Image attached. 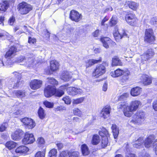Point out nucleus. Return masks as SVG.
Wrapping results in <instances>:
<instances>
[{
  "label": "nucleus",
  "mask_w": 157,
  "mask_h": 157,
  "mask_svg": "<svg viewBox=\"0 0 157 157\" xmlns=\"http://www.w3.org/2000/svg\"><path fill=\"white\" fill-rule=\"evenodd\" d=\"M126 157H136L134 154L131 153L128 146L127 145L126 147V152L125 153Z\"/></svg>",
  "instance_id": "ea45409f"
},
{
  "label": "nucleus",
  "mask_w": 157,
  "mask_h": 157,
  "mask_svg": "<svg viewBox=\"0 0 157 157\" xmlns=\"http://www.w3.org/2000/svg\"><path fill=\"white\" fill-rule=\"evenodd\" d=\"M113 34L114 37L117 39H121L123 37L128 36L125 30L123 29H120L117 31L114 32Z\"/></svg>",
  "instance_id": "f3484780"
},
{
  "label": "nucleus",
  "mask_w": 157,
  "mask_h": 157,
  "mask_svg": "<svg viewBox=\"0 0 157 157\" xmlns=\"http://www.w3.org/2000/svg\"><path fill=\"white\" fill-rule=\"evenodd\" d=\"M155 54V52L152 49L147 50L143 55H141V58L143 60H146L151 58Z\"/></svg>",
  "instance_id": "dca6fc26"
},
{
  "label": "nucleus",
  "mask_w": 157,
  "mask_h": 157,
  "mask_svg": "<svg viewBox=\"0 0 157 157\" xmlns=\"http://www.w3.org/2000/svg\"><path fill=\"white\" fill-rule=\"evenodd\" d=\"M112 65L113 66H122V63L118 58L115 57L112 59Z\"/></svg>",
  "instance_id": "f704fd0d"
},
{
  "label": "nucleus",
  "mask_w": 157,
  "mask_h": 157,
  "mask_svg": "<svg viewBox=\"0 0 157 157\" xmlns=\"http://www.w3.org/2000/svg\"><path fill=\"white\" fill-rule=\"evenodd\" d=\"M84 100V98L82 97L80 98L76 99L73 100V103L74 104H77L82 103Z\"/></svg>",
  "instance_id": "8fccbe9b"
},
{
  "label": "nucleus",
  "mask_w": 157,
  "mask_h": 157,
  "mask_svg": "<svg viewBox=\"0 0 157 157\" xmlns=\"http://www.w3.org/2000/svg\"><path fill=\"white\" fill-rule=\"evenodd\" d=\"M37 143L40 146L44 145L45 143L44 139L42 137H39L37 140Z\"/></svg>",
  "instance_id": "3c124183"
},
{
  "label": "nucleus",
  "mask_w": 157,
  "mask_h": 157,
  "mask_svg": "<svg viewBox=\"0 0 157 157\" xmlns=\"http://www.w3.org/2000/svg\"><path fill=\"white\" fill-rule=\"evenodd\" d=\"M129 72L128 71H127L124 72V74L122 75H123L122 76L121 79V81L123 83L126 82L129 78L128 75L129 74Z\"/></svg>",
  "instance_id": "c9c22d12"
},
{
  "label": "nucleus",
  "mask_w": 157,
  "mask_h": 157,
  "mask_svg": "<svg viewBox=\"0 0 157 157\" xmlns=\"http://www.w3.org/2000/svg\"><path fill=\"white\" fill-rule=\"evenodd\" d=\"M153 107L155 111H157V100L153 102Z\"/></svg>",
  "instance_id": "338daca9"
},
{
  "label": "nucleus",
  "mask_w": 157,
  "mask_h": 157,
  "mask_svg": "<svg viewBox=\"0 0 157 157\" xmlns=\"http://www.w3.org/2000/svg\"><path fill=\"white\" fill-rule=\"evenodd\" d=\"M19 13L21 14H25L32 10V6L25 2H22L20 3L18 8Z\"/></svg>",
  "instance_id": "423d86ee"
},
{
  "label": "nucleus",
  "mask_w": 157,
  "mask_h": 157,
  "mask_svg": "<svg viewBox=\"0 0 157 157\" xmlns=\"http://www.w3.org/2000/svg\"><path fill=\"white\" fill-rule=\"evenodd\" d=\"M81 150L83 155H87L90 153V151L88 147L86 144H84L82 145Z\"/></svg>",
  "instance_id": "c85d7f7f"
},
{
  "label": "nucleus",
  "mask_w": 157,
  "mask_h": 157,
  "mask_svg": "<svg viewBox=\"0 0 157 157\" xmlns=\"http://www.w3.org/2000/svg\"><path fill=\"white\" fill-rule=\"evenodd\" d=\"M24 134V132L21 129H18L12 133L11 137L13 140H17L21 139Z\"/></svg>",
  "instance_id": "2eb2a0df"
},
{
  "label": "nucleus",
  "mask_w": 157,
  "mask_h": 157,
  "mask_svg": "<svg viewBox=\"0 0 157 157\" xmlns=\"http://www.w3.org/2000/svg\"><path fill=\"white\" fill-rule=\"evenodd\" d=\"M99 34V30H96L94 33H93V36L95 37L98 36Z\"/></svg>",
  "instance_id": "774afa93"
},
{
  "label": "nucleus",
  "mask_w": 157,
  "mask_h": 157,
  "mask_svg": "<svg viewBox=\"0 0 157 157\" xmlns=\"http://www.w3.org/2000/svg\"><path fill=\"white\" fill-rule=\"evenodd\" d=\"M26 59L27 60L25 61V63L22 65H24L29 67H34L41 62V59L38 60L37 59H35V57L31 54L27 56Z\"/></svg>",
  "instance_id": "20e7f679"
},
{
  "label": "nucleus",
  "mask_w": 157,
  "mask_h": 157,
  "mask_svg": "<svg viewBox=\"0 0 157 157\" xmlns=\"http://www.w3.org/2000/svg\"><path fill=\"white\" fill-rule=\"evenodd\" d=\"M36 42V40L34 38L29 37V38L28 42L30 44H33Z\"/></svg>",
  "instance_id": "680f3d73"
},
{
  "label": "nucleus",
  "mask_w": 157,
  "mask_h": 157,
  "mask_svg": "<svg viewBox=\"0 0 157 157\" xmlns=\"http://www.w3.org/2000/svg\"><path fill=\"white\" fill-rule=\"evenodd\" d=\"M35 140L33 135L32 134L26 132L25 134L22 141L23 143L25 144H28L33 143Z\"/></svg>",
  "instance_id": "9d476101"
},
{
  "label": "nucleus",
  "mask_w": 157,
  "mask_h": 157,
  "mask_svg": "<svg viewBox=\"0 0 157 157\" xmlns=\"http://www.w3.org/2000/svg\"><path fill=\"white\" fill-rule=\"evenodd\" d=\"M70 17L72 21L78 22L82 19V16L77 11L72 10L71 11Z\"/></svg>",
  "instance_id": "f8f14e48"
},
{
  "label": "nucleus",
  "mask_w": 157,
  "mask_h": 157,
  "mask_svg": "<svg viewBox=\"0 0 157 157\" xmlns=\"http://www.w3.org/2000/svg\"><path fill=\"white\" fill-rule=\"evenodd\" d=\"M29 149L26 146H21L15 150V152L19 153H25L28 151Z\"/></svg>",
  "instance_id": "a878e982"
},
{
  "label": "nucleus",
  "mask_w": 157,
  "mask_h": 157,
  "mask_svg": "<svg viewBox=\"0 0 157 157\" xmlns=\"http://www.w3.org/2000/svg\"><path fill=\"white\" fill-rule=\"evenodd\" d=\"M15 21V18L13 17H10L9 20V23L10 25H12Z\"/></svg>",
  "instance_id": "0e129e2a"
},
{
  "label": "nucleus",
  "mask_w": 157,
  "mask_h": 157,
  "mask_svg": "<svg viewBox=\"0 0 157 157\" xmlns=\"http://www.w3.org/2000/svg\"><path fill=\"white\" fill-rule=\"evenodd\" d=\"M26 56H21L18 57L16 60V62L18 63L22 62L23 64L25 63V61H26Z\"/></svg>",
  "instance_id": "79ce46f5"
},
{
  "label": "nucleus",
  "mask_w": 157,
  "mask_h": 157,
  "mask_svg": "<svg viewBox=\"0 0 157 157\" xmlns=\"http://www.w3.org/2000/svg\"><path fill=\"white\" fill-rule=\"evenodd\" d=\"M13 74L17 79L16 82H15L16 79L13 77L12 78H11L10 82V83L12 82L11 85H13L12 87L15 88L19 86V84L20 82V80L21 78V75L20 74L16 72H14L13 73Z\"/></svg>",
  "instance_id": "1a4fd4ad"
},
{
  "label": "nucleus",
  "mask_w": 157,
  "mask_h": 157,
  "mask_svg": "<svg viewBox=\"0 0 157 157\" xmlns=\"http://www.w3.org/2000/svg\"><path fill=\"white\" fill-rule=\"evenodd\" d=\"M139 157H151V156L148 153H140Z\"/></svg>",
  "instance_id": "e2e57ef3"
},
{
  "label": "nucleus",
  "mask_w": 157,
  "mask_h": 157,
  "mask_svg": "<svg viewBox=\"0 0 157 157\" xmlns=\"http://www.w3.org/2000/svg\"><path fill=\"white\" fill-rule=\"evenodd\" d=\"M60 78L64 81H68L71 78V76L69 72L64 71L61 74Z\"/></svg>",
  "instance_id": "4be33fe9"
},
{
  "label": "nucleus",
  "mask_w": 157,
  "mask_h": 157,
  "mask_svg": "<svg viewBox=\"0 0 157 157\" xmlns=\"http://www.w3.org/2000/svg\"><path fill=\"white\" fill-rule=\"evenodd\" d=\"M44 104L46 107L48 108H52L53 107V103L47 101H44Z\"/></svg>",
  "instance_id": "864d4df0"
},
{
  "label": "nucleus",
  "mask_w": 157,
  "mask_h": 157,
  "mask_svg": "<svg viewBox=\"0 0 157 157\" xmlns=\"http://www.w3.org/2000/svg\"><path fill=\"white\" fill-rule=\"evenodd\" d=\"M117 19L116 17L113 16L110 21V25L112 26L115 25L117 23Z\"/></svg>",
  "instance_id": "de8ad7c7"
},
{
  "label": "nucleus",
  "mask_w": 157,
  "mask_h": 157,
  "mask_svg": "<svg viewBox=\"0 0 157 157\" xmlns=\"http://www.w3.org/2000/svg\"><path fill=\"white\" fill-rule=\"evenodd\" d=\"M13 93V96L18 98H22L24 97L25 96L24 91L21 90H14Z\"/></svg>",
  "instance_id": "7c9ffc66"
},
{
  "label": "nucleus",
  "mask_w": 157,
  "mask_h": 157,
  "mask_svg": "<svg viewBox=\"0 0 157 157\" xmlns=\"http://www.w3.org/2000/svg\"><path fill=\"white\" fill-rule=\"evenodd\" d=\"M100 140L99 136L98 135H95L93 137L92 143L94 145H96L99 143Z\"/></svg>",
  "instance_id": "4c0bfd02"
},
{
  "label": "nucleus",
  "mask_w": 157,
  "mask_h": 157,
  "mask_svg": "<svg viewBox=\"0 0 157 157\" xmlns=\"http://www.w3.org/2000/svg\"><path fill=\"white\" fill-rule=\"evenodd\" d=\"M69 157H78V153L76 151L69 152L68 153Z\"/></svg>",
  "instance_id": "603ef678"
},
{
  "label": "nucleus",
  "mask_w": 157,
  "mask_h": 157,
  "mask_svg": "<svg viewBox=\"0 0 157 157\" xmlns=\"http://www.w3.org/2000/svg\"><path fill=\"white\" fill-rule=\"evenodd\" d=\"M129 95V94L128 93H125L121 95L119 98V100H121L122 99H124L128 98Z\"/></svg>",
  "instance_id": "13d9d810"
},
{
  "label": "nucleus",
  "mask_w": 157,
  "mask_h": 157,
  "mask_svg": "<svg viewBox=\"0 0 157 157\" xmlns=\"http://www.w3.org/2000/svg\"><path fill=\"white\" fill-rule=\"evenodd\" d=\"M141 82L144 85H148L151 83L152 79L147 75H143L141 77Z\"/></svg>",
  "instance_id": "aec40b11"
},
{
  "label": "nucleus",
  "mask_w": 157,
  "mask_h": 157,
  "mask_svg": "<svg viewBox=\"0 0 157 157\" xmlns=\"http://www.w3.org/2000/svg\"><path fill=\"white\" fill-rule=\"evenodd\" d=\"M101 61V58H100L99 59L96 60L94 59H91L88 60L86 61V66L87 68L91 67L95 64Z\"/></svg>",
  "instance_id": "5701e85b"
},
{
  "label": "nucleus",
  "mask_w": 157,
  "mask_h": 157,
  "mask_svg": "<svg viewBox=\"0 0 157 157\" xmlns=\"http://www.w3.org/2000/svg\"><path fill=\"white\" fill-rule=\"evenodd\" d=\"M0 10L1 11H5L8 8L9 6V2L7 1H3L0 4Z\"/></svg>",
  "instance_id": "c756f323"
},
{
  "label": "nucleus",
  "mask_w": 157,
  "mask_h": 157,
  "mask_svg": "<svg viewBox=\"0 0 157 157\" xmlns=\"http://www.w3.org/2000/svg\"><path fill=\"white\" fill-rule=\"evenodd\" d=\"M66 89L68 94L72 96L80 94L82 92L81 89L75 87H67Z\"/></svg>",
  "instance_id": "4468645a"
},
{
  "label": "nucleus",
  "mask_w": 157,
  "mask_h": 157,
  "mask_svg": "<svg viewBox=\"0 0 157 157\" xmlns=\"http://www.w3.org/2000/svg\"><path fill=\"white\" fill-rule=\"evenodd\" d=\"M108 144V139L107 137H103L101 141V146L103 148L106 147Z\"/></svg>",
  "instance_id": "a19ab883"
},
{
  "label": "nucleus",
  "mask_w": 157,
  "mask_h": 157,
  "mask_svg": "<svg viewBox=\"0 0 157 157\" xmlns=\"http://www.w3.org/2000/svg\"><path fill=\"white\" fill-rule=\"evenodd\" d=\"M68 86V84H66L61 86L59 89H56L54 86L48 85L44 89V95L47 98H49L53 95H55L56 97H61L64 93L63 90L66 89Z\"/></svg>",
  "instance_id": "f03ea898"
},
{
  "label": "nucleus",
  "mask_w": 157,
  "mask_h": 157,
  "mask_svg": "<svg viewBox=\"0 0 157 157\" xmlns=\"http://www.w3.org/2000/svg\"><path fill=\"white\" fill-rule=\"evenodd\" d=\"M74 30V28L72 27H68L67 31V33L69 35L72 34L73 33Z\"/></svg>",
  "instance_id": "052dcab7"
},
{
  "label": "nucleus",
  "mask_w": 157,
  "mask_h": 157,
  "mask_svg": "<svg viewBox=\"0 0 157 157\" xmlns=\"http://www.w3.org/2000/svg\"><path fill=\"white\" fill-rule=\"evenodd\" d=\"M21 121L25 125L26 128L29 129L33 128L36 125L35 122L30 118L25 117L21 119Z\"/></svg>",
  "instance_id": "6e6552de"
},
{
  "label": "nucleus",
  "mask_w": 157,
  "mask_h": 157,
  "mask_svg": "<svg viewBox=\"0 0 157 157\" xmlns=\"http://www.w3.org/2000/svg\"><path fill=\"white\" fill-rule=\"evenodd\" d=\"M99 134L101 136L104 137H107V136L108 135L109 133L105 129H103L102 131L99 132Z\"/></svg>",
  "instance_id": "09e8293b"
},
{
  "label": "nucleus",
  "mask_w": 157,
  "mask_h": 157,
  "mask_svg": "<svg viewBox=\"0 0 157 157\" xmlns=\"http://www.w3.org/2000/svg\"><path fill=\"white\" fill-rule=\"evenodd\" d=\"M63 100L64 101L65 104H70L71 101L68 96H66L63 98Z\"/></svg>",
  "instance_id": "6e6d98bb"
},
{
  "label": "nucleus",
  "mask_w": 157,
  "mask_h": 157,
  "mask_svg": "<svg viewBox=\"0 0 157 157\" xmlns=\"http://www.w3.org/2000/svg\"><path fill=\"white\" fill-rule=\"evenodd\" d=\"M125 20L130 25L134 26L136 23L137 19L134 14L129 13L126 15Z\"/></svg>",
  "instance_id": "9b49d317"
},
{
  "label": "nucleus",
  "mask_w": 157,
  "mask_h": 157,
  "mask_svg": "<svg viewBox=\"0 0 157 157\" xmlns=\"http://www.w3.org/2000/svg\"><path fill=\"white\" fill-rule=\"evenodd\" d=\"M17 50V49L15 47L12 46L10 48L9 50L6 52L5 55V57L8 59L13 58L16 55Z\"/></svg>",
  "instance_id": "a211bd4d"
},
{
  "label": "nucleus",
  "mask_w": 157,
  "mask_h": 157,
  "mask_svg": "<svg viewBox=\"0 0 157 157\" xmlns=\"http://www.w3.org/2000/svg\"><path fill=\"white\" fill-rule=\"evenodd\" d=\"M112 132L114 138L116 139L117 137L119 134V129L115 124H113L112 127Z\"/></svg>",
  "instance_id": "473e14b6"
},
{
  "label": "nucleus",
  "mask_w": 157,
  "mask_h": 157,
  "mask_svg": "<svg viewBox=\"0 0 157 157\" xmlns=\"http://www.w3.org/2000/svg\"><path fill=\"white\" fill-rule=\"evenodd\" d=\"M42 83L41 81L34 79L31 82L30 86L32 89L35 90L40 88Z\"/></svg>",
  "instance_id": "6ab92c4d"
},
{
  "label": "nucleus",
  "mask_w": 157,
  "mask_h": 157,
  "mask_svg": "<svg viewBox=\"0 0 157 157\" xmlns=\"http://www.w3.org/2000/svg\"><path fill=\"white\" fill-rule=\"evenodd\" d=\"M57 153V150L55 149H53L49 152L48 156L49 157H56Z\"/></svg>",
  "instance_id": "37998d69"
},
{
  "label": "nucleus",
  "mask_w": 157,
  "mask_h": 157,
  "mask_svg": "<svg viewBox=\"0 0 157 157\" xmlns=\"http://www.w3.org/2000/svg\"><path fill=\"white\" fill-rule=\"evenodd\" d=\"M154 139V136L153 135L149 136L144 142V145L145 147L148 148L151 146L152 143Z\"/></svg>",
  "instance_id": "393cba45"
},
{
  "label": "nucleus",
  "mask_w": 157,
  "mask_h": 157,
  "mask_svg": "<svg viewBox=\"0 0 157 157\" xmlns=\"http://www.w3.org/2000/svg\"><path fill=\"white\" fill-rule=\"evenodd\" d=\"M82 30L79 29H77L74 32V36L76 39H77L81 35Z\"/></svg>",
  "instance_id": "c03bdc74"
},
{
  "label": "nucleus",
  "mask_w": 157,
  "mask_h": 157,
  "mask_svg": "<svg viewBox=\"0 0 157 157\" xmlns=\"http://www.w3.org/2000/svg\"><path fill=\"white\" fill-rule=\"evenodd\" d=\"M145 119V114L141 112H137L133 116L131 122L134 124H141Z\"/></svg>",
  "instance_id": "39448f33"
},
{
  "label": "nucleus",
  "mask_w": 157,
  "mask_h": 157,
  "mask_svg": "<svg viewBox=\"0 0 157 157\" xmlns=\"http://www.w3.org/2000/svg\"><path fill=\"white\" fill-rule=\"evenodd\" d=\"M55 143L56 144L59 149H61L63 147V145L62 143H58V142H56Z\"/></svg>",
  "instance_id": "69168bd1"
},
{
  "label": "nucleus",
  "mask_w": 157,
  "mask_h": 157,
  "mask_svg": "<svg viewBox=\"0 0 157 157\" xmlns=\"http://www.w3.org/2000/svg\"><path fill=\"white\" fill-rule=\"evenodd\" d=\"M50 68L51 71H54L58 70L59 67V63L56 60H52L50 62Z\"/></svg>",
  "instance_id": "bb28decb"
},
{
  "label": "nucleus",
  "mask_w": 157,
  "mask_h": 157,
  "mask_svg": "<svg viewBox=\"0 0 157 157\" xmlns=\"http://www.w3.org/2000/svg\"><path fill=\"white\" fill-rule=\"evenodd\" d=\"M100 40L103 44V46L106 48L109 47V45L110 43H113V44H115L114 42H113L112 40L108 37H102Z\"/></svg>",
  "instance_id": "412c9836"
},
{
  "label": "nucleus",
  "mask_w": 157,
  "mask_h": 157,
  "mask_svg": "<svg viewBox=\"0 0 157 157\" xmlns=\"http://www.w3.org/2000/svg\"><path fill=\"white\" fill-rule=\"evenodd\" d=\"M155 40V37L153 30L151 29H146L145 31L144 37L145 42L151 44H152Z\"/></svg>",
  "instance_id": "7ed1b4c3"
},
{
  "label": "nucleus",
  "mask_w": 157,
  "mask_h": 157,
  "mask_svg": "<svg viewBox=\"0 0 157 157\" xmlns=\"http://www.w3.org/2000/svg\"><path fill=\"white\" fill-rule=\"evenodd\" d=\"M8 127V124L6 123L2 124L0 126V131L1 132H3Z\"/></svg>",
  "instance_id": "5fc2aeb1"
},
{
  "label": "nucleus",
  "mask_w": 157,
  "mask_h": 157,
  "mask_svg": "<svg viewBox=\"0 0 157 157\" xmlns=\"http://www.w3.org/2000/svg\"><path fill=\"white\" fill-rule=\"evenodd\" d=\"M141 102L140 101L136 100L131 101L129 106L127 105L125 102H123L119 104L117 107L119 109H124L123 112L124 115L129 117L132 115L133 112L136 111L141 106Z\"/></svg>",
  "instance_id": "f257e3e1"
},
{
  "label": "nucleus",
  "mask_w": 157,
  "mask_h": 157,
  "mask_svg": "<svg viewBox=\"0 0 157 157\" xmlns=\"http://www.w3.org/2000/svg\"><path fill=\"white\" fill-rule=\"evenodd\" d=\"M141 92V88L137 86L132 88L131 90L130 94L133 97L139 95Z\"/></svg>",
  "instance_id": "b1692460"
},
{
  "label": "nucleus",
  "mask_w": 157,
  "mask_h": 157,
  "mask_svg": "<svg viewBox=\"0 0 157 157\" xmlns=\"http://www.w3.org/2000/svg\"><path fill=\"white\" fill-rule=\"evenodd\" d=\"M74 113L75 115L78 116L79 117H81L82 115V111L78 108H75L74 109Z\"/></svg>",
  "instance_id": "a18cd8bd"
},
{
  "label": "nucleus",
  "mask_w": 157,
  "mask_h": 157,
  "mask_svg": "<svg viewBox=\"0 0 157 157\" xmlns=\"http://www.w3.org/2000/svg\"><path fill=\"white\" fill-rule=\"evenodd\" d=\"M66 107L63 105L58 106L55 108L56 111H62L66 110Z\"/></svg>",
  "instance_id": "bf43d9fd"
},
{
  "label": "nucleus",
  "mask_w": 157,
  "mask_h": 157,
  "mask_svg": "<svg viewBox=\"0 0 157 157\" xmlns=\"http://www.w3.org/2000/svg\"><path fill=\"white\" fill-rule=\"evenodd\" d=\"M111 108L110 106L106 105L104 107L101 111L100 116L104 119L108 118L110 115Z\"/></svg>",
  "instance_id": "ddd939ff"
},
{
  "label": "nucleus",
  "mask_w": 157,
  "mask_h": 157,
  "mask_svg": "<svg viewBox=\"0 0 157 157\" xmlns=\"http://www.w3.org/2000/svg\"><path fill=\"white\" fill-rule=\"evenodd\" d=\"M45 152L39 151L36 154L35 157H45Z\"/></svg>",
  "instance_id": "4d7b16f0"
},
{
  "label": "nucleus",
  "mask_w": 157,
  "mask_h": 157,
  "mask_svg": "<svg viewBox=\"0 0 157 157\" xmlns=\"http://www.w3.org/2000/svg\"><path fill=\"white\" fill-rule=\"evenodd\" d=\"M48 83H50L53 85H57L58 84V82L55 79L53 78H48Z\"/></svg>",
  "instance_id": "49530a36"
},
{
  "label": "nucleus",
  "mask_w": 157,
  "mask_h": 157,
  "mask_svg": "<svg viewBox=\"0 0 157 157\" xmlns=\"http://www.w3.org/2000/svg\"><path fill=\"white\" fill-rule=\"evenodd\" d=\"M127 4L130 8L134 10H136L139 6L138 3L133 2H128L127 3Z\"/></svg>",
  "instance_id": "72a5a7b5"
},
{
  "label": "nucleus",
  "mask_w": 157,
  "mask_h": 157,
  "mask_svg": "<svg viewBox=\"0 0 157 157\" xmlns=\"http://www.w3.org/2000/svg\"><path fill=\"white\" fill-rule=\"evenodd\" d=\"M6 146L9 149L14 148L16 146V143L12 141L7 142L6 144Z\"/></svg>",
  "instance_id": "e433bc0d"
},
{
  "label": "nucleus",
  "mask_w": 157,
  "mask_h": 157,
  "mask_svg": "<svg viewBox=\"0 0 157 157\" xmlns=\"http://www.w3.org/2000/svg\"><path fill=\"white\" fill-rule=\"evenodd\" d=\"M143 138H139L137 140H136L135 143L133 144V147L136 148H140L143 146Z\"/></svg>",
  "instance_id": "2f4dec72"
},
{
  "label": "nucleus",
  "mask_w": 157,
  "mask_h": 157,
  "mask_svg": "<svg viewBox=\"0 0 157 157\" xmlns=\"http://www.w3.org/2000/svg\"><path fill=\"white\" fill-rule=\"evenodd\" d=\"M106 72L105 67L103 64L98 65L92 73L93 76L97 78L103 75Z\"/></svg>",
  "instance_id": "0eeeda50"
},
{
  "label": "nucleus",
  "mask_w": 157,
  "mask_h": 157,
  "mask_svg": "<svg viewBox=\"0 0 157 157\" xmlns=\"http://www.w3.org/2000/svg\"><path fill=\"white\" fill-rule=\"evenodd\" d=\"M125 71L120 69H118L113 72H112L111 74V75L114 77H118L124 74V73Z\"/></svg>",
  "instance_id": "cd10ccee"
},
{
  "label": "nucleus",
  "mask_w": 157,
  "mask_h": 157,
  "mask_svg": "<svg viewBox=\"0 0 157 157\" xmlns=\"http://www.w3.org/2000/svg\"><path fill=\"white\" fill-rule=\"evenodd\" d=\"M38 113V116L41 119H42L45 117L46 114L44 111L41 107L39 109Z\"/></svg>",
  "instance_id": "58836bf2"
}]
</instances>
